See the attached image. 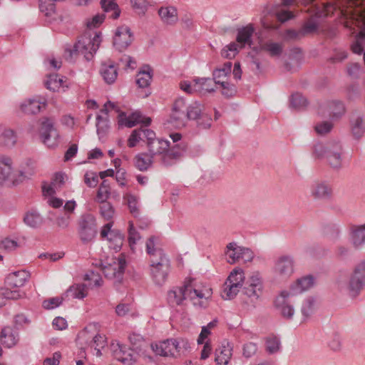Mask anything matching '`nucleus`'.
<instances>
[{
  "mask_svg": "<svg viewBox=\"0 0 365 365\" xmlns=\"http://www.w3.org/2000/svg\"><path fill=\"white\" fill-rule=\"evenodd\" d=\"M146 251L151 263L153 278L158 284H161L167 279L170 267V259L162 249L158 239L154 236L147 240Z\"/></svg>",
  "mask_w": 365,
  "mask_h": 365,
  "instance_id": "1",
  "label": "nucleus"
},
{
  "mask_svg": "<svg viewBox=\"0 0 365 365\" xmlns=\"http://www.w3.org/2000/svg\"><path fill=\"white\" fill-rule=\"evenodd\" d=\"M148 148L149 153L153 157L160 155L163 163L170 165L181 158L183 153L187 150V145L186 143H181L170 148L168 140L158 139L151 142Z\"/></svg>",
  "mask_w": 365,
  "mask_h": 365,
  "instance_id": "2",
  "label": "nucleus"
},
{
  "mask_svg": "<svg viewBox=\"0 0 365 365\" xmlns=\"http://www.w3.org/2000/svg\"><path fill=\"white\" fill-rule=\"evenodd\" d=\"M101 42L100 33L87 32L81 35L73 48L66 49L68 56L73 55H83L87 60H90L98 49Z\"/></svg>",
  "mask_w": 365,
  "mask_h": 365,
  "instance_id": "3",
  "label": "nucleus"
},
{
  "mask_svg": "<svg viewBox=\"0 0 365 365\" xmlns=\"http://www.w3.org/2000/svg\"><path fill=\"white\" fill-rule=\"evenodd\" d=\"M30 277V273L26 270H19L10 273L6 278L4 287L1 288V294L4 298L18 299L23 297L25 293L21 291Z\"/></svg>",
  "mask_w": 365,
  "mask_h": 365,
  "instance_id": "4",
  "label": "nucleus"
},
{
  "mask_svg": "<svg viewBox=\"0 0 365 365\" xmlns=\"http://www.w3.org/2000/svg\"><path fill=\"white\" fill-rule=\"evenodd\" d=\"M185 287L187 290V298L194 306L203 307L205 302L212 297V288L194 278H187L185 280Z\"/></svg>",
  "mask_w": 365,
  "mask_h": 365,
  "instance_id": "5",
  "label": "nucleus"
},
{
  "mask_svg": "<svg viewBox=\"0 0 365 365\" xmlns=\"http://www.w3.org/2000/svg\"><path fill=\"white\" fill-rule=\"evenodd\" d=\"M102 271L105 277L114 284H120L123 279L126 267L125 257L120 254L118 257L108 256L101 262Z\"/></svg>",
  "mask_w": 365,
  "mask_h": 365,
  "instance_id": "6",
  "label": "nucleus"
},
{
  "mask_svg": "<svg viewBox=\"0 0 365 365\" xmlns=\"http://www.w3.org/2000/svg\"><path fill=\"white\" fill-rule=\"evenodd\" d=\"M155 354L165 357H177L183 350L190 347L187 340L170 339L151 345Z\"/></svg>",
  "mask_w": 365,
  "mask_h": 365,
  "instance_id": "7",
  "label": "nucleus"
},
{
  "mask_svg": "<svg viewBox=\"0 0 365 365\" xmlns=\"http://www.w3.org/2000/svg\"><path fill=\"white\" fill-rule=\"evenodd\" d=\"M226 255L228 256L227 262L230 264L240 260L244 262H250L254 257L251 250L238 246L235 242H230L227 245Z\"/></svg>",
  "mask_w": 365,
  "mask_h": 365,
  "instance_id": "8",
  "label": "nucleus"
},
{
  "mask_svg": "<svg viewBox=\"0 0 365 365\" xmlns=\"http://www.w3.org/2000/svg\"><path fill=\"white\" fill-rule=\"evenodd\" d=\"M97 328L96 324H91L86 327L78 335V339L88 343L89 346L94 348L97 351V353L99 354L101 349L105 347L107 342L104 336L98 334L94 335L91 334V330H97Z\"/></svg>",
  "mask_w": 365,
  "mask_h": 365,
  "instance_id": "9",
  "label": "nucleus"
},
{
  "mask_svg": "<svg viewBox=\"0 0 365 365\" xmlns=\"http://www.w3.org/2000/svg\"><path fill=\"white\" fill-rule=\"evenodd\" d=\"M364 0H353L351 1V7H350L348 19L344 24L346 28H351L352 24L360 27L365 26V9L361 6Z\"/></svg>",
  "mask_w": 365,
  "mask_h": 365,
  "instance_id": "10",
  "label": "nucleus"
},
{
  "mask_svg": "<svg viewBox=\"0 0 365 365\" xmlns=\"http://www.w3.org/2000/svg\"><path fill=\"white\" fill-rule=\"evenodd\" d=\"M187 105L182 98H178L175 101L172 113L170 117V122L176 127H183L186 124Z\"/></svg>",
  "mask_w": 365,
  "mask_h": 365,
  "instance_id": "11",
  "label": "nucleus"
},
{
  "mask_svg": "<svg viewBox=\"0 0 365 365\" xmlns=\"http://www.w3.org/2000/svg\"><path fill=\"white\" fill-rule=\"evenodd\" d=\"M151 121V118L143 116L139 111H135L128 116H126L124 113L118 115V123L128 128H133L139 123L148 126Z\"/></svg>",
  "mask_w": 365,
  "mask_h": 365,
  "instance_id": "12",
  "label": "nucleus"
},
{
  "mask_svg": "<svg viewBox=\"0 0 365 365\" xmlns=\"http://www.w3.org/2000/svg\"><path fill=\"white\" fill-rule=\"evenodd\" d=\"M133 39L130 29L127 26H120L116 29L113 38L114 46L120 51L126 49Z\"/></svg>",
  "mask_w": 365,
  "mask_h": 365,
  "instance_id": "13",
  "label": "nucleus"
},
{
  "mask_svg": "<svg viewBox=\"0 0 365 365\" xmlns=\"http://www.w3.org/2000/svg\"><path fill=\"white\" fill-rule=\"evenodd\" d=\"M45 85L48 90L53 92H66L70 88L71 81L66 76L51 74L48 76Z\"/></svg>",
  "mask_w": 365,
  "mask_h": 365,
  "instance_id": "14",
  "label": "nucleus"
},
{
  "mask_svg": "<svg viewBox=\"0 0 365 365\" xmlns=\"http://www.w3.org/2000/svg\"><path fill=\"white\" fill-rule=\"evenodd\" d=\"M55 1L51 0H39V9L48 22L62 21L63 17L56 11Z\"/></svg>",
  "mask_w": 365,
  "mask_h": 365,
  "instance_id": "15",
  "label": "nucleus"
},
{
  "mask_svg": "<svg viewBox=\"0 0 365 365\" xmlns=\"http://www.w3.org/2000/svg\"><path fill=\"white\" fill-rule=\"evenodd\" d=\"M292 295L287 291H282L274 301L275 307L279 310L282 315L286 318H291L294 312V309L287 301L289 296Z\"/></svg>",
  "mask_w": 365,
  "mask_h": 365,
  "instance_id": "16",
  "label": "nucleus"
},
{
  "mask_svg": "<svg viewBox=\"0 0 365 365\" xmlns=\"http://www.w3.org/2000/svg\"><path fill=\"white\" fill-rule=\"evenodd\" d=\"M95 219L92 216L84 217L80 222V235L83 241H90L96 235Z\"/></svg>",
  "mask_w": 365,
  "mask_h": 365,
  "instance_id": "17",
  "label": "nucleus"
},
{
  "mask_svg": "<svg viewBox=\"0 0 365 365\" xmlns=\"http://www.w3.org/2000/svg\"><path fill=\"white\" fill-rule=\"evenodd\" d=\"M15 173L14 161L10 156L0 155V185L10 179Z\"/></svg>",
  "mask_w": 365,
  "mask_h": 365,
  "instance_id": "18",
  "label": "nucleus"
},
{
  "mask_svg": "<svg viewBox=\"0 0 365 365\" xmlns=\"http://www.w3.org/2000/svg\"><path fill=\"white\" fill-rule=\"evenodd\" d=\"M365 284V262L359 264L354 269L351 277L349 288L352 292H357Z\"/></svg>",
  "mask_w": 365,
  "mask_h": 365,
  "instance_id": "19",
  "label": "nucleus"
},
{
  "mask_svg": "<svg viewBox=\"0 0 365 365\" xmlns=\"http://www.w3.org/2000/svg\"><path fill=\"white\" fill-rule=\"evenodd\" d=\"M19 341L16 330L10 326L3 327L0 332V343L6 348L14 346Z\"/></svg>",
  "mask_w": 365,
  "mask_h": 365,
  "instance_id": "20",
  "label": "nucleus"
},
{
  "mask_svg": "<svg viewBox=\"0 0 365 365\" xmlns=\"http://www.w3.org/2000/svg\"><path fill=\"white\" fill-rule=\"evenodd\" d=\"M262 292V280L257 276H252L245 287V294L252 302L257 299Z\"/></svg>",
  "mask_w": 365,
  "mask_h": 365,
  "instance_id": "21",
  "label": "nucleus"
},
{
  "mask_svg": "<svg viewBox=\"0 0 365 365\" xmlns=\"http://www.w3.org/2000/svg\"><path fill=\"white\" fill-rule=\"evenodd\" d=\"M232 347L229 343L222 344L215 351L217 365H227L232 355Z\"/></svg>",
  "mask_w": 365,
  "mask_h": 365,
  "instance_id": "22",
  "label": "nucleus"
},
{
  "mask_svg": "<svg viewBox=\"0 0 365 365\" xmlns=\"http://www.w3.org/2000/svg\"><path fill=\"white\" fill-rule=\"evenodd\" d=\"M341 147L338 143H331L327 145L326 157L330 165L339 168L341 165Z\"/></svg>",
  "mask_w": 365,
  "mask_h": 365,
  "instance_id": "23",
  "label": "nucleus"
},
{
  "mask_svg": "<svg viewBox=\"0 0 365 365\" xmlns=\"http://www.w3.org/2000/svg\"><path fill=\"white\" fill-rule=\"evenodd\" d=\"M46 103L41 101L39 99L33 98L26 101L21 105V109L25 114H36L41 110L45 109Z\"/></svg>",
  "mask_w": 365,
  "mask_h": 365,
  "instance_id": "24",
  "label": "nucleus"
},
{
  "mask_svg": "<svg viewBox=\"0 0 365 365\" xmlns=\"http://www.w3.org/2000/svg\"><path fill=\"white\" fill-rule=\"evenodd\" d=\"M112 222H109L104 225L101 232V235L103 238H107L110 242H114L113 245L111 246L113 249L119 248L123 244V237L120 234H116L111 230Z\"/></svg>",
  "mask_w": 365,
  "mask_h": 365,
  "instance_id": "25",
  "label": "nucleus"
},
{
  "mask_svg": "<svg viewBox=\"0 0 365 365\" xmlns=\"http://www.w3.org/2000/svg\"><path fill=\"white\" fill-rule=\"evenodd\" d=\"M275 270L282 275H289L294 270V261L289 256H282L276 262Z\"/></svg>",
  "mask_w": 365,
  "mask_h": 365,
  "instance_id": "26",
  "label": "nucleus"
},
{
  "mask_svg": "<svg viewBox=\"0 0 365 365\" xmlns=\"http://www.w3.org/2000/svg\"><path fill=\"white\" fill-rule=\"evenodd\" d=\"M314 284V279L312 276L308 275L298 279L291 285L290 292L292 295L307 291Z\"/></svg>",
  "mask_w": 365,
  "mask_h": 365,
  "instance_id": "27",
  "label": "nucleus"
},
{
  "mask_svg": "<svg viewBox=\"0 0 365 365\" xmlns=\"http://www.w3.org/2000/svg\"><path fill=\"white\" fill-rule=\"evenodd\" d=\"M187 298V290L185 287V282L180 287H178L168 293V302L173 305H181Z\"/></svg>",
  "mask_w": 365,
  "mask_h": 365,
  "instance_id": "28",
  "label": "nucleus"
},
{
  "mask_svg": "<svg viewBox=\"0 0 365 365\" xmlns=\"http://www.w3.org/2000/svg\"><path fill=\"white\" fill-rule=\"evenodd\" d=\"M16 133L5 126H0V145L6 148L14 146L16 143Z\"/></svg>",
  "mask_w": 365,
  "mask_h": 365,
  "instance_id": "29",
  "label": "nucleus"
},
{
  "mask_svg": "<svg viewBox=\"0 0 365 365\" xmlns=\"http://www.w3.org/2000/svg\"><path fill=\"white\" fill-rule=\"evenodd\" d=\"M153 158L150 153H138L134 157L135 166L140 171H145L152 165Z\"/></svg>",
  "mask_w": 365,
  "mask_h": 365,
  "instance_id": "30",
  "label": "nucleus"
},
{
  "mask_svg": "<svg viewBox=\"0 0 365 365\" xmlns=\"http://www.w3.org/2000/svg\"><path fill=\"white\" fill-rule=\"evenodd\" d=\"M341 0H338L334 4L332 3H328L324 5V11L323 15L324 16H328L331 14H333L334 11L336 9H339L340 11V14L344 16L346 19H348V16L350 10V7H351V4H344V5L339 6V2Z\"/></svg>",
  "mask_w": 365,
  "mask_h": 365,
  "instance_id": "31",
  "label": "nucleus"
},
{
  "mask_svg": "<svg viewBox=\"0 0 365 365\" xmlns=\"http://www.w3.org/2000/svg\"><path fill=\"white\" fill-rule=\"evenodd\" d=\"M101 74L107 83L111 84L117 78L118 70L115 65L104 63L101 66Z\"/></svg>",
  "mask_w": 365,
  "mask_h": 365,
  "instance_id": "32",
  "label": "nucleus"
},
{
  "mask_svg": "<svg viewBox=\"0 0 365 365\" xmlns=\"http://www.w3.org/2000/svg\"><path fill=\"white\" fill-rule=\"evenodd\" d=\"M215 81L213 82L210 78L195 79V88L201 94L212 93L215 91Z\"/></svg>",
  "mask_w": 365,
  "mask_h": 365,
  "instance_id": "33",
  "label": "nucleus"
},
{
  "mask_svg": "<svg viewBox=\"0 0 365 365\" xmlns=\"http://www.w3.org/2000/svg\"><path fill=\"white\" fill-rule=\"evenodd\" d=\"M152 78V69L147 66L143 67V69L140 71L137 74L136 83L138 87L145 88L150 85Z\"/></svg>",
  "mask_w": 365,
  "mask_h": 365,
  "instance_id": "34",
  "label": "nucleus"
},
{
  "mask_svg": "<svg viewBox=\"0 0 365 365\" xmlns=\"http://www.w3.org/2000/svg\"><path fill=\"white\" fill-rule=\"evenodd\" d=\"M111 187L107 180H103L99 185L95 201L98 203H104L110 198Z\"/></svg>",
  "mask_w": 365,
  "mask_h": 365,
  "instance_id": "35",
  "label": "nucleus"
},
{
  "mask_svg": "<svg viewBox=\"0 0 365 365\" xmlns=\"http://www.w3.org/2000/svg\"><path fill=\"white\" fill-rule=\"evenodd\" d=\"M324 111L327 112L330 118H335L341 116L345 113V108L341 102L332 101L329 103L324 108Z\"/></svg>",
  "mask_w": 365,
  "mask_h": 365,
  "instance_id": "36",
  "label": "nucleus"
},
{
  "mask_svg": "<svg viewBox=\"0 0 365 365\" xmlns=\"http://www.w3.org/2000/svg\"><path fill=\"white\" fill-rule=\"evenodd\" d=\"M254 31L255 29L252 24H249L238 30L236 40L242 45L241 47H243L247 43H250Z\"/></svg>",
  "mask_w": 365,
  "mask_h": 365,
  "instance_id": "37",
  "label": "nucleus"
},
{
  "mask_svg": "<svg viewBox=\"0 0 365 365\" xmlns=\"http://www.w3.org/2000/svg\"><path fill=\"white\" fill-rule=\"evenodd\" d=\"M158 14L162 20L167 24H173L178 20V12L175 7L161 8Z\"/></svg>",
  "mask_w": 365,
  "mask_h": 365,
  "instance_id": "38",
  "label": "nucleus"
},
{
  "mask_svg": "<svg viewBox=\"0 0 365 365\" xmlns=\"http://www.w3.org/2000/svg\"><path fill=\"white\" fill-rule=\"evenodd\" d=\"M101 6L105 12H113L111 18L116 19L120 16V9L115 0H101Z\"/></svg>",
  "mask_w": 365,
  "mask_h": 365,
  "instance_id": "39",
  "label": "nucleus"
},
{
  "mask_svg": "<svg viewBox=\"0 0 365 365\" xmlns=\"http://www.w3.org/2000/svg\"><path fill=\"white\" fill-rule=\"evenodd\" d=\"M244 280V271L241 268L237 267L230 272L226 282L242 287Z\"/></svg>",
  "mask_w": 365,
  "mask_h": 365,
  "instance_id": "40",
  "label": "nucleus"
},
{
  "mask_svg": "<svg viewBox=\"0 0 365 365\" xmlns=\"http://www.w3.org/2000/svg\"><path fill=\"white\" fill-rule=\"evenodd\" d=\"M70 295L75 299H83L88 295V290L86 285L82 284H76L70 287L68 290Z\"/></svg>",
  "mask_w": 365,
  "mask_h": 365,
  "instance_id": "41",
  "label": "nucleus"
},
{
  "mask_svg": "<svg viewBox=\"0 0 365 365\" xmlns=\"http://www.w3.org/2000/svg\"><path fill=\"white\" fill-rule=\"evenodd\" d=\"M53 120L49 118L45 117L41 122V130L43 140L45 143H47L50 137V133L54 131Z\"/></svg>",
  "mask_w": 365,
  "mask_h": 365,
  "instance_id": "42",
  "label": "nucleus"
},
{
  "mask_svg": "<svg viewBox=\"0 0 365 365\" xmlns=\"http://www.w3.org/2000/svg\"><path fill=\"white\" fill-rule=\"evenodd\" d=\"M231 68L232 63L227 62L223 65L222 68L215 69L213 71V78L215 81V83H217V81H223L224 78H226L231 73Z\"/></svg>",
  "mask_w": 365,
  "mask_h": 365,
  "instance_id": "43",
  "label": "nucleus"
},
{
  "mask_svg": "<svg viewBox=\"0 0 365 365\" xmlns=\"http://www.w3.org/2000/svg\"><path fill=\"white\" fill-rule=\"evenodd\" d=\"M290 104L297 110H302L307 108L308 101L301 93H295L291 96Z\"/></svg>",
  "mask_w": 365,
  "mask_h": 365,
  "instance_id": "44",
  "label": "nucleus"
},
{
  "mask_svg": "<svg viewBox=\"0 0 365 365\" xmlns=\"http://www.w3.org/2000/svg\"><path fill=\"white\" fill-rule=\"evenodd\" d=\"M266 350L269 354H273L279 351L280 342L278 338L274 335H270L265 339Z\"/></svg>",
  "mask_w": 365,
  "mask_h": 365,
  "instance_id": "45",
  "label": "nucleus"
},
{
  "mask_svg": "<svg viewBox=\"0 0 365 365\" xmlns=\"http://www.w3.org/2000/svg\"><path fill=\"white\" fill-rule=\"evenodd\" d=\"M124 200H126L130 213L134 217L139 215V209L138 207V200L135 196L131 194H127L124 196Z\"/></svg>",
  "mask_w": 365,
  "mask_h": 365,
  "instance_id": "46",
  "label": "nucleus"
},
{
  "mask_svg": "<svg viewBox=\"0 0 365 365\" xmlns=\"http://www.w3.org/2000/svg\"><path fill=\"white\" fill-rule=\"evenodd\" d=\"M240 289L241 287L237 285L225 282L223 291L225 296H223V298L225 299H231L234 298L237 294Z\"/></svg>",
  "mask_w": 365,
  "mask_h": 365,
  "instance_id": "47",
  "label": "nucleus"
},
{
  "mask_svg": "<svg viewBox=\"0 0 365 365\" xmlns=\"http://www.w3.org/2000/svg\"><path fill=\"white\" fill-rule=\"evenodd\" d=\"M84 279L89 282L91 287H101L103 284V279L101 275L94 272H90L84 277Z\"/></svg>",
  "mask_w": 365,
  "mask_h": 365,
  "instance_id": "48",
  "label": "nucleus"
},
{
  "mask_svg": "<svg viewBox=\"0 0 365 365\" xmlns=\"http://www.w3.org/2000/svg\"><path fill=\"white\" fill-rule=\"evenodd\" d=\"M365 38V28L361 29L359 34L356 41L351 45V51L354 53L361 54L363 52L362 41Z\"/></svg>",
  "mask_w": 365,
  "mask_h": 365,
  "instance_id": "49",
  "label": "nucleus"
},
{
  "mask_svg": "<svg viewBox=\"0 0 365 365\" xmlns=\"http://www.w3.org/2000/svg\"><path fill=\"white\" fill-rule=\"evenodd\" d=\"M186 122L188 120H196L201 114V108L200 105L193 104L190 106H187L186 111Z\"/></svg>",
  "mask_w": 365,
  "mask_h": 365,
  "instance_id": "50",
  "label": "nucleus"
},
{
  "mask_svg": "<svg viewBox=\"0 0 365 365\" xmlns=\"http://www.w3.org/2000/svg\"><path fill=\"white\" fill-rule=\"evenodd\" d=\"M142 136V128L133 130L128 139V146L129 148L136 146L138 143L143 139Z\"/></svg>",
  "mask_w": 365,
  "mask_h": 365,
  "instance_id": "51",
  "label": "nucleus"
},
{
  "mask_svg": "<svg viewBox=\"0 0 365 365\" xmlns=\"http://www.w3.org/2000/svg\"><path fill=\"white\" fill-rule=\"evenodd\" d=\"M263 48L272 56H279L282 51V46L278 43H267Z\"/></svg>",
  "mask_w": 365,
  "mask_h": 365,
  "instance_id": "52",
  "label": "nucleus"
},
{
  "mask_svg": "<svg viewBox=\"0 0 365 365\" xmlns=\"http://www.w3.org/2000/svg\"><path fill=\"white\" fill-rule=\"evenodd\" d=\"M315 310V302L313 299L307 300L302 306V313L304 316V319L309 317Z\"/></svg>",
  "mask_w": 365,
  "mask_h": 365,
  "instance_id": "53",
  "label": "nucleus"
},
{
  "mask_svg": "<svg viewBox=\"0 0 365 365\" xmlns=\"http://www.w3.org/2000/svg\"><path fill=\"white\" fill-rule=\"evenodd\" d=\"M24 222L30 227H36L41 224V217L38 214L31 212L26 214Z\"/></svg>",
  "mask_w": 365,
  "mask_h": 365,
  "instance_id": "54",
  "label": "nucleus"
},
{
  "mask_svg": "<svg viewBox=\"0 0 365 365\" xmlns=\"http://www.w3.org/2000/svg\"><path fill=\"white\" fill-rule=\"evenodd\" d=\"M352 241L355 247H359L365 241V234L358 227L353 230Z\"/></svg>",
  "mask_w": 365,
  "mask_h": 365,
  "instance_id": "55",
  "label": "nucleus"
},
{
  "mask_svg": "<svg viewBox=\"0 0 365 365\" xmlns=\"http://www.w3.org/2000/svg\"><path fill=\"white\" fill-rule=\"evenodd\" d=\"M84 182L89 187H95L98 183V178L96 173L86 172L84 175Z\"/></svg>",
  "mask_w": 365,
  "mask_h": 365,
  "instance_id": "56",
  "label": "nucleus"
},
{
  "mask_svg": "<svg viewBox=\"0 0 365 365\" xmlns=\"http://www.w3.org/2000/svg\"><path fill=\"white\" fill-rule=\"evenodd\" d=\"M216 83L221 86L222 88V94L226 96H232L236 91L235 86L227 81L223 80L221 81H217Z\"/></svg>",
  "mask_w": 365,
  "mask_h": 365,
  "instance_id": "57",
  "label": "nucleus"
},
{
  "mask_svg": "<svg viewBox=\"0 0 365 365\" xmlns=\"http://www.w3.org/2000/svg\"><path fill=\"white\" fill-rule=\"evenodd\" d=\"M101 204H102V205L101 206V215L107 220L111 219L113 217L114 213H115L113 207L112 206V205L110 203L107 202H106L104 203H101Z\"/></svg>",
  "mask_w": 365,
  "mask_h": 365,
  "instance_id": "58",
  "label": "nucleus"
},
{
  "mask_svg": "<svg viewBox=\"0 0 365 365\" xmlns=\"http://www.w3.org/2000/svg\"><path fill=\"white\" fill-rule=\"evenodd\" d=\"M352 131L354 134L357 137H360L363 134L364 131V120L361 117H357L353 122Z\"/></svg>",
  "mask_w": 365,
  "mask_h": 365,
  "instance_id": "59",
  "label": "nucleus"
},
{
  "mask_svg": "<svg viewBox=\"0 0 365 365\" xmlns=\"http://www.w3.org/2000/svg\"><path fill=\"white\" fill-rule=\"evenodd\" d=\"M331 194V190L324 185H319L313 192L316 198H324L329 197Z\"/></svg>",
  "mask_w": 365,
  "mask_h": 365,
  "instance_id": "60",
  "label": "nucleus"
},
{
  "mask_svg": "<svg viewBox=\"0 0 365 365\" xmlns=\"http://www.w3.org/2000/svg\"><path fill=\"white\" fill-rule=\"evenodd\" d=\"M104 19V14H96L91 19L87 20L86 26L89 29L96 28L103 22Z\"/></svg>",
  "mask_w": 365,
  "mask_h": 365,
  "instance_id": "61",
  "label": "nucleus"
},
{
  "mask_svg": "<svg viewBox=\"0 0 365 365\" xmlns=\"http://www.w3.org/2000/svg\"><path fill=\"white\" fill-rule=\"evenodd\" d=\"M66 175L63 173H57L52 180V185L56 188H61L66 183Z\"/></svg>",
  "mask_w": 365,
  "mask_h": 365,
  "instance_id": "62",
  "label": "nucleus"
},
{
  "mask_svg": "<svg viewBox=\"0 0 365 365\" xmlns=\"http://www.w3.org/2000/svg\"><path fill=\"white\" fill-rule=\"evenodd\" d=\"M18 247V242L9 238H5L0 242V248L6 251L14 250Z\"/></svg>",
  "mask_w": 365,
  "mask_h": 365,
  "instance_id": "63",
  "label": "nucleus"
},
{
  "mask_svg": "<svg viewBox=\"0 0 365 365\" xmlns=\"http://www.w3.org/2000/svg\"><path fill=\"white\" fill-rule=\"evenodd\" d=\"M62 298L61 297H53L46 300H44L43 302V307L47 309H51L58 307L62 303Z\"/></svg>",
  "mask_w": 365,
  "mask_h": 365,
  "instance_id": "64",
  "label": "nucleus"
}]
</instances>
